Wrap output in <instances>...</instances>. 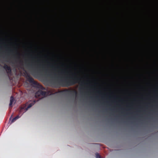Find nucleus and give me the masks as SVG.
I'll use <instances>...</instances> for the list:
<instances>
[{"label":"nucleus","instance_id":"obj_1","mask_svg":"<svg viewBox=\"0 0 158 158\" xmlns=\"http://www.w3.org/2000/svg\"><path fill=\"white\" fill-rule=\"evenodd\" d=\"M46 85L54 88L68 87L75 84L78 80H40Z\"/></svg>","mask_w":158,"mask_h":158},{"label":"nucleus","instance_id":"obj_2","mask_svg":"<svg viewBox=\"0 0 158 158\" xmlns=\"http://www.w3.org/2000/svg\"><path fill=\"white\" fill-rule=\"evenodd\" d=\"M24 85L27 87H34L38 88L39 89L35 93L36 98H41V97H46L48 95L49 91L43 86L34 81V80H26Z\"/></svg>","mask_w":158,"mask_h":158},{"label":"nucleus","instance_id":"obj_3","mask_svg":"<svg viewBox=\"0 0 158 158\" xmlns=\"http://www.w3.org/2000/svg\"><path fill=\"white\" fill-rule=\"evenodd\" d=\"M52 70L54 71H51L52 74L54 75H58L60 76H67L70 75H74L76 74L75 72H73L71 70H67L66 69H62L60 70H57L56 68H59L54 67L53 66H52Z\"/></svg>","mask_w":158,"mask_h":158},{"label":"nucleus","instance_id":"obj_4","mask_svg":"<svg viewBox=\"0 0 158 158\" xmlns=\"http://www.w3.org/2000/svg\"><path fill=\"white\" fill-rule=\"evenodd\" d=\"M60 79H156V78H71Z\"/></svg>","mask_w":158,"mask_h":158},{"label":"nucleus","instance_id":"obj_5","mask_svg":"<svg viewBox=\"0 0 158 158\" xmlns=\"http://www.w3.org/2000/svg\"><path fill=\"white\" fill-rule=\"evenodd\" d=\"M63 92L66 94L72 95L75 96H76L77 94V91L75 89H65L63 91Z\"/></svg>","mask_w":158,"mask_h":158},{"label":"nucleus","instance_id":"obj_6","mask_svg":"<svg viewBox=\"0 0 158 158\" xmlns=\"http://www.w3.org/2000/svg\"><path fill=\"white\" fill-rule=\"evenodd\" d=\"M36 102V101L35 100H34L33 101H32V102L28 104V106L27 107V108H25V109L24 108V107L23 108H22L21 109L20 111H21L23 109H25L24 112H26V111L28 109L31 107L33 105H34L35 103Z\"/></svg>","mask_w":158,"mask_h":158},{"label":"nucleus","instance_id":"obj_7","mask_svg":"<svg viewBox=\"0 0 158 158\" xmlns=\"http://www.w3.org/2000/svg\"><path fill=\"white\" fill-rule=\"evenodd\" d=\"M3 68L8 72V73H11V69L9 66L6 64H5L3 66Z\"/></svg>","mask_w":158,"mask_h":158},{"label":"nucleus","instance_id":"obj_8","mask_svg":"<svg viewBox=\"0 0 158 158\" xmlns=\"http://www.w3.org/2000/svg\"><path fill=\"white\" fill-rule=\"evenodd\" d=\"M39 65L40 68H41L43 71H44L46 73L48 72V69H45V67L44 65L39 64Z\"/></svg>","mask_w":158,"mask_h":158},{"label":"nucleus","instance_id":"obj_9","mask_svg":"<svg viewBox=\"0 0 158 158\" xmlns=\"http://www.w3.org/2000/svg\"><path fill=\"white\" fill-rule=\"evenodd\" d=\"M20 117V116H19V115L17 116L15 118H13L12 119V120L11 122V124L14 122L17 119L19 118Z\"/></svg>","mask_w":158,"mask_h":158},{"label":"nucleus","instance_id":"obj_10","mask_svg":"<svg viewBox=\"0 0 158 158\" xmlns=\"http://www.w3.org/2000/svg\"><path fill=\"white\" fill-rule=\"evenodd\" d=\"M14 101V98L13 96H11L10 98V103L9 106H11L13 102Z\"/></svg>","mask_w":158,"mask_h":158},{"label":"nucleus","instance_id":"obj_11","mask_svg":"<svg viewBox=\"0 0 158 158\" xmlns=\"http://www.w3.org/2000/svg\"><path fill=\"white\" fill-rule=\"evenodd\" d=\"M95 155L96 158H101L100 156L98 153H96Z\"/></svg>","mask_w":158,"mask_h":158},{"label":"nucleus","instance_id":"obj_12","mask_svg":"<svg viewBox=\"0 0 158 158\" xmlns=\"http://www.w3.org/2000/svg\"><path fill=\"white\" fill-rule=\"evenodd\" d=\"M27 79H33V78H31H31H27Z\"/></svg>","mask_w":158,"mask_h":158},{"label":"nucleus","instance_id":"obj_13","mask_svg":"<svg viewBox=\"0 0 158 158\" xmlns=\"http://www.w3.org/2000/svg\"><path fill=\"white\" fill-rule=\"evenodd\" d=\"M21 62V61H20V62H19V63H20Z\"/></svg>","mask_w":158,"mask_h":158},{"label":"nucleus","instance_id":"obj_14","mask_svg":"<svg viewBox=\"0 0 158 158\" xmlns=\"http://www.w3.org/2000/svg\"><path fill=\"white\" fill-rule=\"evenodd\" d=\"M32 64H31V66H32Z\"/></svg>","mask_w":158,"mask_h":158},{"label":"nucleus","instance_id":"obj_15","mask_svg":"<svg viewBox=\"0 0 158 158\" xmlns=\"http://www.w3.org/2000/svg\"><path fill=\"white\" fill-rule=\"evenodd\" d=\"M13 80V79H12V80Z\"/></svg>","mask_w":158,"mask_h":158},{"label":"nucleus","instance_id":"obj_16","mask_svg":"<svg viewBox=\"0 0 158 158\" xmlns=\"http://www.w3.org/2000/svg\"><path fill=\"white\" fill-rule=\"evenodd\" d=\"M10 118H11V117L10 118Z\"/></svg>","mask_w":158,"mask_h":158}]
</instances>
